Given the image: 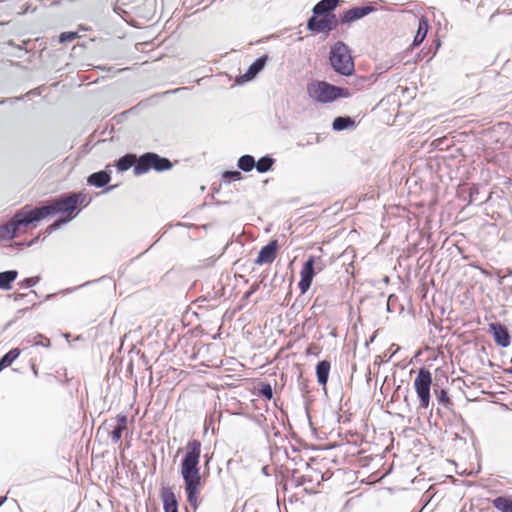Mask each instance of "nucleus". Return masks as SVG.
I'll use <instances>...</instances> for the list:
<instances>
[{"label":"nucleus","mask_w":512,"mask_h":512,"mask_svg":"<svg viewBox=\"0 0 512 512\" xmlns=\"http://www.w3.org/2000/svg\"><path fill=\"white\" fill-rule=\"evenodd\" d=\"M201 446L199 440H189L185 446V455L180 464V473L184 481L187 502L194 511L198 508V496L201 488L199 467Z\"/></svg>","instance_id":"1"},{"label":"nucleus","mask_w":512,"mask_h":512,"mask_svg":"<svg viewBox=\"0 0 512 512\" xmlns=\"http://www.w3.org/2000/svg\"><path fill=\"white\" fill-rule=\"evenodd\" d=\"M89 199L86 194L82 192L63 194L59 198L54 199L49 204L44 205L40 208L32 209L34 218L36 221L55 214L62 213L66 214L67 218L64 220H57L49 226V230L53 231L60 227L62 223L70 221L75 215L72 213L77 209L78 205H88Z\"/></svg>","instance_id":"2"},{"label":"nucleus","mask_w":512,"mask_h":512,"mask_svg":"<svg viewBox=\"0 0 512 512\" xmlns=\"http://www.w3.org/2000/svg\"><path fill=\"white\" fill-rule=\"evenodd\" d=\"M307 93L316 102L323 104L350 96L348 89L332 85L326 81H314L308 84Z\"/></svg>","instance_id":"3"},{"label":"nucleus","mask_w":512,"mask_h":512,"mask_svg":"<svg viewBox=\"0 0 512 512\" xmlns=\"http://www.w3.org/2000/svg\"><path fill=\"white\" fill-rule=\"evenodd\" d=\"M329 60L338 74L350 76L354 72V62L349 47L342 41L336 42L331 47Z\"/></svg>","instance_id":"4"},{"label":"nucleus","mask_w":512,"mask_h":512,"mask_svg":"<svg viewBox=\"0 0 512 512\" xmlns=\"http://www.w3.org/2000/svg\"><path fill=\"white\" fill-rule=\"evenodd\" d=\"M32 209L25 206L22 210L17 212L6 224L0 226V240H11L16 236L17 230L20 226H26L30 223L36 222Z\"/></svg>","instance_id":"5"},{"label":"nucleus","mask_w":512,"mask_h":512,"mask_svg":"<svg viewBox=\"0 0 512 512\" xmlns=\"http://www.w3.org/2000/svg\"><path fill=\"white\" fill-rule=\"evenodd\" d=\"M172 167L171 162L167 158L160 157L156 153L148 152L143 154L137 160L134 166V174L142 175L150 169L156 171L169 170Z\"/></svg>","instance_id":"6"},{"label":"nucleus","mask_w":512,"mask_h":512,"mask_svg":"<svg viewBox=\"0 0 512 512\" xmlns=\"http://www.w3.org/2000/svg\"><path fill=\"white\" fill-rule=\"evenodd\" d=\"M432 384V376L429 370L421 368L414 380V388L420 400V407L428 408L430 403V388Z\"/></svg>","instance_id":"7"},{"label":"nucleus","mask_w":512,"mask_h":512,"mask_svg":"<svg viewBox=\"0 0 512 512\" xmlns=\"http://www.w3.org/2000/svg\"><path fill=\"white\" fill-rule=\"evenodd\" d=\"M323 269L324 264L320 258L315 259L314 257H309L303 265L301 279L298 284L302 294L309 290L315 273L321 272Z\"/></svg>","instance_id":"8"},{"label":"nucleus","mask_w":512,"mask_h":512,"mask_svg":"<svg viewBox=\"0 0 512 512\" xmlns=\"http://www.w3.org/2000/svg\"><path fill=\"white\" fill-rule=\"evenodd\" d=\"M311 16L307 21V29L315 33H329L337 28L339 20L336 15Z\"/></svg>","instance_id":"9"},{"label":"nucleus","mask_w":512,"mask_h":512,"mask_svg":"<svg viewBox=\"0 0 512 512\" xmlns=\"http://www.w3.org/2000/svg\"><path fill=\"white\" fill-rule=\"evenodd\" d=\"M489 331L492 333L494 341L498 346L506 348L510 345V335L504 325L498 322L490 323Z\"/></svg>","instance_id":"10"},{"label":"nucleus","mask_w":512,"mask_h":512,"mask_svg":"<svg viewBox=\"0 0 512 512\" xmlns=\"http://www.w3.org/2000/svg\"><path fill=\"white\" fill-rule=\"evenodd\" d=\"M277 252V241H270L267 245L261 248L255 259V264H270L274 261Z\"/></svg>","instance_id":"11"},{"label":"nucleus","mask_w":512,"mask_h":512,"mask_svg":"<svg viewBox=\"0 0 512 512\" xmlns=\"http://www.w3.org/2000/svg\"><path fill=\"white\" fill-rule=\"evenodd\" d=\"M374 11L372 6L354 7L344 12L341 22L351 24Z\"/></svg>","instance_id":"12"},{"label":"nucleus","mask_w":512,"mask_h":512,"mask_svg":"<svg viewBox=\"0 0 512 512\" xmlns=\"http://www.w3.org/2000/svg\"><path fill=\"white\" fill-rule=\"evenodd\" d=\"M161 499L164 512H178V501L171 488L163 487L161 489Z\"/></svg>","instance_id":"13"},{"label":"nucleus","mask_w":512,"mask_h":512,"mask_svg":"<svg viewBox=\"0 0 512 512\" xmlns=\"http://www.w3.org/2000/svg\"><path fill=\"white\" fill-rule=\"evenodd\" d=\"M340 0H321L312 9V16L334 15L332 11L339 5Z\"/></svg>","instance_id":"14"},{"label":"nucleus","mask_w":512,"mask_h":512,"mask_svg":"<svg viewBox=\"0 0 512 512\" xmlns=\"http://www.w3.org/2000/svg\"><path fill=\"white\" fill-rule=\"evenodd\" d=\"M117 425L110 433L111 440L114 444L121 440L122 433L127 429L128 418L124 414H118L116 416Z\"/></svg>","instance_id":"15"},{"label":"nucleus","mask_w":512,"mask_h":512,"mask_svg":"<svg viewBox=\"0 0 512 512\" xmlns=\"http://www.w3.org/2000/svg\"><path fill=\"white\" fill-rule=\"evenodd\" d=\"M266 56L260 57L256 59L248 68L246 73L241 76V80L244 81H250L252 80L265 66L266 63Z\"/></svg>","instance_id":"16"},{"label":"nucleus","mask_w":512,"mask_h":512,"mask_svg":"<svg viewBox=\"0 0 512 512\" xmlns=\"http://www.w3.org/2000/svg\"><path fill=\"white\" fill-rule=\"evenodd\" d=\"M110 179H111V177H110L109 173H107L106 171H99V172L92 173L88 177L87 182L91 186L101 188V187H104L106 184H108Z\"/></svg>","instance_id":"17"},{"label":"nucleus","mask_w":512,"mask_h":512,"mask_svg":"<svg viewBox=\"0 0 512 512\" xmlns=\"http://www.w3.org/2000/svg\"><path fill=\"white\" fill-rule=\"evenodd\" d=\"M331 364L327 360L320 361L316 366L317 381L320 385L325 386L329 378Z\"/></svg>","instance_id":"18"},{"label":"nucleus","mask_w":512,"mask_h":512,"mask_svg":"<svg viewBox=\"0 0 512 512\" xmlns=\"http://www.w3.org/2000/svg\"><path fill=\"white\" fill-rule=\"evenodd\" d=\"M18 272L16 270H7L0 273V289L10 290L12 282L16 280Z\"/></svg>","instance_id":"19"},{"label":"nucleus","mask_w":512,"mask_h":512,"mask_svg":"<svg viewBox=\"0 0 512 512\" xmlns=\"http://www.w3.org/2000/svg\"><path fill=\"white\" fill-rule=\"evenodd\" d=\"M427 32H428V21L424 17H422L419 19V22H418V29H417L416 35L414 37V40H413V45L414 46L420 45L423 42V40L425 39Z\"/></svg>","instance_id":"20"},{"label":"nucleus","mask_w":512,"mask_h":512,"mask_svg":"<svg viewBox=\"0 0 512 512\" xmlns=\"http://www.w3.org/2000/svg\"><path fill=\"white\" fill-rule=\"evenodd\" d=\"M137 163L136 156L132 154H126L122 156L117 162V168L119 171H126Z\"/></svg>","instance_id":"21"},{"label":"nucleus","mask_w":512,"mask_h":512,"mask_svg":"<svg viewBox=\"0 0 512 512\" xmlns=\"http://www.w3.org/2000/svg\"><path fill=\"white\" fill-rule=\"evenodd\" d=\"M256 161L251 155H243L238 160V168L244 172H250L255 168Z\"/></svg>","instance_id":"22"},{"label":"nucleus","mask_w":512,"mask_h":512,"mask_svg":"<svg viewBox=\"0 0 512 512\" xmlns=\"http://www.w3.org/2000/svg\"><path fill=\"white\" fill-rule=\"evenodd\" d=\"M20 355V350L18 348L11 349L7 352L3 357L0 358V371L5 367H8L12 364L14 360H16Z\"/></svg>","instance_id":"23"},{"label":"nucleus","mask_w":512,"mask_h":512,"mask_svg":"<svg viewBox=\"0 0 512 512\" xmlns=\"http://www.w3.org/2000/svg\"><path fill=\"white\" fill-rule=\"evenodd\" d=\"M353 125L354 121L350 117L339 116L333 120L332 128L336 131H342Z\"/></svg>","instance_id":"24"},{"label":"nucleus","mask_w":512,"mask_h":512,"mask_svg":"<svg viewBox=\"0 0 512 512\" xmlns=\"http://www.w3.org/2000/svg\"><path fill=\"white\" fill-rule=\"evenodd\" d=\"M493 505L501 512H512V499L507 497H497L493 500Z\"/></svg>","instance_id":"25"},{"label":"nucleus","mask_w":512,"mask_h":512,"mask_svg":"<svg viewBox=\"0 0 512 512\" xmlns=\"http://www.w3.org/2000/svg\"><path fill=\"white\" fill-rule=\"evenodd\" d=\"M273 164L274 159L272 157L263 156L256 162L255 168L259 173H265L272 168Z\"/></svg>","instance_id":"26"},{"label":"nucleus","mask_w":512,"mask_h":512,"mask_svg":"<svg viewBox=\"0 0 512 512\" xmlns=\"http://www.w3.org/2000/svg\"><path fill=\"white\" fill-rule=\"evenodd\" d=\"M242 179V174L239 171H225L223 173V181L226 183H231L233 181H239Z\"/></svg>","instance_id":"27"},{"label":"nucleus","mask_w":512,"mask_h":512,"mask_svg":"<svg viewBox=\"0 0 512 512\" xmlns=\"http://www.w3.org/2000/svg\"><path fill=\"white\" fill-rule=\"evenodd\" d=\"M78 37L77 32H62L59 36V41L61 43L71 42Z\"/></svg>","instance_id":"28"},{"label":"nucleus","mask_w":512,"mask_h":512,"mask_svg":"<svg viewBox=\"0 0 512 512\" xmlns=\"http://www.w3.org/2000/svg\"><path fill=\"white\" fill-rule=\"evenodd\" d=\"M435 393H436V396H437V399L439 401V403L443 404V405H446L449 403V397H448V394L445 390H440V392H438L437 390H435Z\"/></svg>","instance_id":"29"},{"label":"nucleus","mask_w":512,"mask_h":512,"mask_svg":"<svg viewBox=\"0 0 512 512\" xmlns=\"http://www.w3.org/2000/svg\"><path fill=\"white\" fill-rule=\"evenodd\" d=\"M260 393L266 397L267 399H271L273 397V391L270 384H264L262 385L260 389Z\"/></svg>","instance_id":"30"},{"label":"nucleus","mask_w":512,"mask_h":512,"mask_svg":"<svg viewBox=\"0 0 512 512\" xmlns=\"http://www.w3.org/2000/svg\"><path fill=\"white\" fill-rule=\"evenodd\" d=\"M38 281L39 277L26 278L20 283V285L24 288H28L36 285Z\"/></svg>","instance_id":"31"},{"label":"nucleus","mask_w":512,"mask_h":512,"mask_svg":"<svg viewBox=\"0 0 512 512\" xmlns=\"http://www.w3.org/2000/svg\"><path fill=\"white\" fill-rule=\"evenodd\" d=\"M36 341L34 343V345L36 346H44V347H49L50 346V340L45 338L43 335L39 334L37 337H36Z\"/></svg>","instance_id":"32"},{"label":"nucleus","mask_w":512,"mask_h":512,"mask_svg":"<svg viewBox=\"0 0 512 512\" xmlns=\"http://www.w3.org/2000/svg\"><path fill=\"white\" fill-rule=\"evenodd\" d=\"M6 497H0V506L5 502Z\"/></svg>","instance_id":"33"},{"label":"nucleus","mask_w":512,"mask_h":512,"mask_svg":"<svg viewBox=\"0 0 512 512\" xmlns=\"http://www.w3.org/2000/svg\"><path fill=\"white\" fill-rule=\"evenodd\" d=\"M33 373H34L35 375H37V374H38V372H37V370H36L35 366H33Z\"/></svg>","instance_id":"34"},{"label":"nucleus","mask_w":512,"mask_h":512,"mask_svg":"<svg viewBox=\"0 0 512 512\" xmlns=\"http://www.w3.org/2000/svg\"><path fill=\"white\" fill-rule=\"evenodd\" d=\"M253 291L247 293V296H251Z\"/></svg>","instance_id":"35"},{"label":"nucleus","mask_w":512,"mask_h":512,"mask_svg":"<svg viewBox=\"0 0 512 512\" xmlns=\"http://www.w3.org/2000/svg\"><path fill=\"white\" fill-rule=\"evenodd\" d=\"M253 291L247 293V296H251Z\"/></svg>","instance_id":"36"},{"label":"nucleus","mask_w":512,"mask_h":512,"mask_svg":"<svg viewBox=\"0 0 512 512\" xmlns=\"http://www.w3.org/2000/svg\"><path fill=\"white\" fill-rule=\"evenodd\" d=\"M510 292L512 293V285L509 287Z\"/></svg>","instance_id":"37"},{"label":"nucleus","mask_w":512,"mask_h":512,"mask_svg":"<svg viewBox=\"0 0 512 512\" xmlns=\"http://www.w3.org/2000/svg\"><path fill=\"white\" fill-rule=\"evenodd\" d=\"M3 103H4V101H0V104H3Z\"/></svg>","instance_id":"38"},{"label":"nucleus","mask_w":512,"mask_h":512,"mask_svg":"<svg viewBox=\"0 0 512 512\" xmlns=\"http://www.w3.org/2000/svg\"><path fill=\"white\" fill-rule=\"evenodd\" d=\"M510 373H512V367H511Z\"/></svg>","instance_id":"39"}]
</instances>
